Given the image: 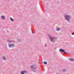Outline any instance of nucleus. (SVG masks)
<instances>
[{
  "label": "nucleus",
  "mask_w": 74,
  "mask_h": 74,
  "mask_svg": "<svg viewBox=\"0 0 74 74\" xmlns=\"http://www.w3.org/2000/svg\"><path fill=\"white\" fill-rule=\"evenodd\" d=\"M32 69L33 70H35V71H34V72H36L37 71V67L36 65H34L31 66Z\"/></svg>",
  "instance_id": "obj_2"
},
{
  "label": "nucleus",
  "mask_w": 74,
  "mask_h": 74,
  "mask_svg": "<svg viewBox=\"0 0 74 74\" xmlns=\"http://www.w3.org/2000/svg\"><path fill=\"white\" fill-rule=\"evenodd\" d=\"M24 73H25V74H26L27 73V71H22L21 72V74H25Z\"/></svg>",
  "instance_id": "obj_4"
},
{
  "label": "nucleus",
  "mask_w": 74,
  "mask_h": 74,
  "mask_svg": "<svg viewBox=\"0 0 74 74\" xmlns=\"http://www.w3.org/2000/svg\"><path fill=\"white\" fill-rule=\"evenodd\" d=\"M32 34H34V32H33V31H32Z\"/></svg>",
  "instance_id": "obj_17"
},
{
  "label": "nucleus",
  "mask_w": 74,
  "mask_h": 74,
  "mask_svg": "<svg viewBox=\"0 0 74 74\" xmlns=\"http://www.w3.org/2000/svg\"><path fill=\"white\" fill-rule=\"evenodd\" d=\"M40 60H39V63H40Z\"/></svg>",
  "instance_id": "obj_18"
},
{
  "label": "nucleus",
  "mask_w": 74,
  "mask_h": 74,
  "mask_svg": "<svg viewBox=\"0 0 74 74\" xmlns=\"http://www.w3.org/2000/svg\"><path fill=\"white\" fill-rule=\"evenodd\" d=\"M59 51L60 52H63L64 53H65V51L64 49H59Z\"/></svg>",
  "instance_id": "obj_6"
},
{
  "label": "nucleus",
  "mask_w": 74,
  "mask_h": 74,
  "mask_svg": "<svg viewBox=\"0 0 74 74\" xmlns=\"http://www.w3.org/2000/svg\"><path fill=\"white\" fill-rule=\"evenodd\" d=\"M45 45H46V44H45Z\"/></svg>",
  "instance_id": "obj_21"
},
{
  "label": "nucleus",
  "mask_w": 74,
  "mask_h": 74,
  "mask_svg": "<svg viewBox=\"0 0 74 74\" xmlns=\"http://www.w3.org/2000/svg\"><path fill=\"white\" fill-rule=\"evenodd\" d=\"M9 42H13V43L14 42V41L13 40H10Z\"/></svg>",
  "instance_id": "obj_12"
},
{
  "label": "nucleus",
  "mask_w": 74,
  "mask_h": 74,
  "mask_svg": "<svg viewBox=\"0 0 74 74\" xmlns=\"http://www.w3.org/2000/svg\"><path fill=\"white\" fill-rule=\"evenodd\" d=\"M18 42H20V41H21V39H18Z\"/></svg>",
  "instance_id": "obj_15"
},
{
  "label": "nucleus",
  "mask_w": 74,
  "mask_h": 74,
  "mask_svg": "<svg viewBox=\"0 0 74 74\" xmlns=\"http://www.w3.org/2000/svg\"><path fill=\"white\" fill-rule=\"evenodd\" d=\"M1 18L2 19H3V20H4L5 19V16H1Z\"/></svg>",
  "instance_id": "obj_7"
},
{
  "label": "nucleus",
  "mask_w": 74,
  "mask_h": 74,
  "mask_svg": "<svg viewBox=\"0 0 74 74\" xmlns=\"http://www.w3.org/2000/svg\"><path fill=\"white\" fill-rule=\"evenodd\" d=\"M50 40L51 42H54L56 40V38L53 36H51L50 37Z\"/></svg>",
  "instance_id": "obj_3"
},
{
  "label": "nucleus",
  "mask_w": 74,
  "mask_h": 74,
  "mask_svg": "<svg viewBox=\"0 0 74 74\" xmlns=\"http://www.w3.org/2000/svg\"><path fill=\"white\" fill-rule=\"evenodd\" d=\"M65 53H66V54H67V53H68V52H67V51H65Z\"/></svg>",
  "instance_id": "obj_16"
},
{
  "label": "nucleus",
  "mask_w": 74,
  "mask_h": 74,
  "mask_svg": "<svg viewBox=\"0 0 74 74\" xmlns=\"http://www.w3.org/2000/svg\"><path fill=\"white\" fill-rule=\"evenodd\" d=\"M64 18L65 20L67 21V22H69V20L71 19V16L68 15H66L64 16Z\"/></svg>",
  "instance_id": "obj_1"
},
{
  "label": "nucleus",
  "mask_w": 74,
  "mask_h": 74,
  "mask_svg": "<svg viewBox=\"0 0 74 74\" xmlns=\"http://www.w3.org/2000/svg\"><path fill=\"white\" fill-rule=\"evenodd\" d=\"M55 49H56V48H55Z\"/></svg>",
  "instance_id": "obj_22"
},
{
  "label": "nucleus",
  "mask_w": 74,
  "mask_h": 74,
  "mask_svg": "<svg viewBox=\"0 0 74 74\" xmlns=\"http://www.w3.org/2000/svg\"><path fill=\"white\" fill-rule=\"evenodd\" d=\"M10 20H11V21H12V22H13V21H14V19H13V18H10Z\"/></svg>",
  "instance_id": "obj_10"
},
{
  "label": "nucleus",
  "mask_w": 74,
  "mask_h": 74,
  "mask_svg": "<svg viewBox=\"0 0 74 74\" xmlns=\"http://www.w3.org/2000/svg\"><path fill=\"white\" fill-rule=\"evenodd\" d=\"M9 47H10V48H12V47H14V45L13 44H9Z\"/></svg>",
  "instance_id": "obj_5"
},
{
  "label": "nucleus",
  "mask_w": 74,
  "mask_h": 74,
  "mask_svg": "<svg viewBox=\"0 0 74 74\" xmlns=\"http://www.w3.org/2000/svg\"><path fill=\"white\" fill-rule=\"evenodd\" d=\"M66 70L65 69H64L63 70V72H66Z\"/></svg>",
  "instance_id": "obj_14"
},
{
  "label": "nucleus",
  "mask_w": 74,
  "mask_h": 74,
  "mask_svg": "<svg viewBox=\"0 0 74 74\" xmlns=\"http://www.w3.org/2000/svg\"><path fill=\"white\" fill-rule=\"evenodd\" d=\"M69 60H70V61H71V62H73V61L74 60V59L72 58H69Z\"/></svg>",
  "instance_id": "obj_8"
},
{
  "label": "nucleus",
  "mask_w": 74,
  "mask_h": 74,
  "mask_svg": "<svg viewBox=\"0 0 74 74\" xmlns=\"http://www.w3.org/2000/svg\"><path fill=\"white\" fill-rule=\"evenodd\" d=\"M56 30H57V31H59V30H60V28L59 27L57 28L56 29Z\"/></svg>",
  "instance_id": "obj_9"
},
{
  "label": "nucleus",
  "mask_w": 74,
  "mask_h": 74,
  "mask_svg": "<svg viewBox=\"0 0 74 74\" xmlns=\"http://www.w3.org/2000/svg\"><path fill=\"white\" fill-rule=\"evenodd\" d=\"M43 63H44L45 64H47V62H44Z\"/></svg>",
  "instance_id": "obj_13"
},
{
  "label": "nucleus",
  "mask_w": 74,
  "mask_h": 74,
  "mask_svg": "<svg viewBox=\"0 0 74 74\" xmlns=\"http://www.w3.org/2000/svg\"><path fill=\"white\" fill-rule=\"evenodd\" d=\"M31 31H32H32H33V30H32V29Z\"/></svg>",
  "instance_id": "obj_20"
},
{
  "label": "nucleus",
  "mask_w": 74,
  "mask_h": 74,
  "mask_svg": "<svg viewBox=\"0 0 74 74\" xmlns=\"http://www.w3.org/2000/svg\"><path fill=\"white\" fill-rule=\"evenodd\" d=\"M72 35H74V33H73L72 34Z\"/></svg>",
  "instance_id": "obj_19"
},
{
  "label": "nucleus",
  "mask_w": 74,
  "mask_h": 74,
  "mask_svg": "<svg viewBox=\"0 0 74 74\" xmlns=\"http://www.w3.org/2000/svg\"><path fill=\"white\" fill-rule=\"evenodd\" d=\"M2 59H3V60H5V57H4V56H3Z\"/></svg>",
  "instance_id": "obj_11"
}]
</instances>
